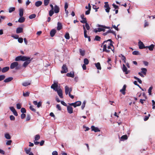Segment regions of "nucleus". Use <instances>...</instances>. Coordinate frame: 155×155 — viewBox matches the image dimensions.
Wrapping results in <instances>:
<instances>
[{
	"label": "nucleus",
	"instance_id": "nucleus-1",
	"mask_svg": "<svg viewBox=\"0 0 155 155\" xmlns=\"http://www.w3.org/2000/svg\"><path fill=\"white\" fill-rule=\"evenodd\" d=\"M114 42L112 41L111 39H109L108 40L105 41L102 44L101 47H102L103 46V52H106L107 53H109L110 52L109 50L107 49V47L108 45L111 46L114 48V46L113 44Z\"/></svg>",
	"mask_w": 155,
	"mask_h": 155
},
{
	"label": "nucleus",
	"instance_id": "nucleus-2",
	"mask_svg": "<svg viewBox=\"0 0 155 155\" xmlns=\"http://www.w3.org/2000/svg\"><path fill=\"white\" fill-rule=\"evenodd\" d=\"M27 58L28 59L25 61V62L22 65L23 67L25 68H26L28 65V64L30 63L31 62L33 59V58H31L30 57L27 56Z\"/></svg>",
	"mask_w": 155,
	"mask_h": 155
},
{
	"label": "nucleus",
	"instance_id": "nucleus-3",
	"mask_svg": "<svg viewBox=\"0 0 155 155\" xmlns=\"http://www.w3.org/2000/svg\"><path fill=\"white\" fill-rule=\"evenodd\" d=\"M18 63L17 62H14L11 64L10 68L11 69H13L15 68L16 70H18L20 69V68L18 66Z\"/></svg>",
	"mask_w": 155,
	"mask_h": 155
},
{
	"label": "nucleus",
	"instance_id": "nucleus-4",
	"mask_svg": "<svg viewBox=\"0 0 155 155\" xmlns=\"http://www.w3.org/2000/svg\"><path fill=\"white\" fill-rule=\"evenodd\" d=\"M27 59V56H19L15 58V60L16 61H25Z\"/></svg>",
	"mask_w": 155,
	"mask_h": 155
},
{
	"label": "nucleus",
	"instance_id": "nucleus-5",
	"mask_svg": "<svg viewBox=\"0 0 155 155\" xmlns=\"http://www.w3.org/2000/svg\"><path fill=\"white\" fill-rule=\"evenodd\" d=\"M81 102L80 101H77L75 103H69V104L70 106H73L74 107H76L77 106H80L81 104Z\"/></svg>",
	"mask_w": 155,
	"mask_h": 155
},
{
	"label": "nucleus",
	"instance_id": "nucleus-6",
	"mask_svg": "<svg viewBox=\"0 0 155 155\" xmlns=\"http://www.w3.org/2000/svg\"><path fill=\"white\" fill-rule=\"evenodd\" d=\"M68 71V68L67 67L65 64H63L62 67V70L61 71V73L62 74L66 73Z\"/></svg>",
	"mask_w": 155,
	"mask_h": 155
},
{
	"label": "nucleus",
	"instance_id": "nucleus-7",
	"mask_svg": "<svg viewBox=\"0 0 155 155\" xmlns=\"http://www.w3.org/2000/svg\"><path fill=\"white\" fill-rule=\"evenodd\" d=\"M104 4V7L106 8L105 9V11L106 12L108 13L110 11V7L107 2H105Z\"/></svg>",
	"mask_w": 155,
	"mask_h": 155
},
{
	"label": "nucleus",
	"instance_id": "nucleus-8",
	"mask_svg": "<svg viewBox=\"0 0 155 155\" xmlns=\"http://www.w3.org/2000/svg\"><path fill=\"white\" fill-rule=\"evenodd\" d=\"M58 83H54L51 86V88L53 89L55 91H56L58 90Z\"/></svg>",
	"mask_w": 155,
	"mask_h": 155
},
{
	"label": "nucleus",
	"instance_id": "nucleus-9",
	"mask_svg": "<svg viewBox=\"0 0 155 155\" xmlns=\"http://www.w3.org/2000/svg\"><path fill=\"white\" fill-rule=\"evenodd\" d=\"M56 91L57 92L58 96L61 98H63L62 91L61 89L58 90Z\"/></svg>",
	"mask_w": 155,
	"mask_h": 155
},
{
	"label": "nucleus",
	"instance_id": "nucleus-10",
	"mask_svg": "<svg viewBox=\"0 0 155 155\" xmlns=\"http://www.w3.org/2000/svg\"><path fill=\"white\" fill-rule=\"evenodd\" d=\"M138 45L139 47V48L140 49H142L143 48H146V47H145L143 44V43L141 41H140L138 42Z\"/></svg>",
	"mask_w": 155,
	"mask_h": 155
},
{
	"label": "nucleus",
	"instance_id": "nucleus-11",
	"mask_svg": "<svg viewBox=\"0 0 155 155\" xmlns=\"http://www.w3.org/2000/svg\"><path fill=\"white\" fill-rule=\"evenodd\" d=\"M122 70L124 72H125L126 74H128L129 73V71H127V68L124 64L123 65Z\"/></svg>",
	"mask_w": 155,
	"mask_h": 155
},
{
	"label": "nucleus",
	"instance_id": "nucleus-12",
	"mask_svg": "<svg viewBox=\"0 0 155 155\" xmlns=\"http://www.w3.org/2000/svg\"><path fill=\"white\" fill-rule=\"evenodd\" d=\"M54 10V12L55 13H57L59 12L60 8L58 6L55 5Z\"/></svg>",
	"mask_w": 155,
	"mask_h": 155
},
{
	"label": "nucleus",
	"instance_id": "nucleus-13",
	"mask_svg": "<svg viewBox=\"0 0 155 155\" xmlns=\"http://www.w3.org/2000/svg\"><path fill=\"white\" fill-rule=\"evenodd\" d=\"M67 110L68 112L69 113L71 114L73 113V108L71 106H68L67 107Z\"/></svg>",
	"mask_w": 155,
	"mask_h": 155
},
{
	"label": "nucleus",
	"instance_id": "nucleus-14",
	"mask_svg": "<svg viewBox=\"0 0 155 155\" xmlns=\"http://www.w3.org/2000/svg\"><path fill=\"white\" fill-rule=\"evenodd\" d=\"M91 128L92 130L94 131L95 132L100 131V130L97 127H95L94 126H92Z\"/></svg>",
	"mask_w": 155,
	"mask_h": 155
},
{
	"label": "nucleus",
	"instance_id": "nucleus-15",
	"mask_svg": "<svg viewBox=\"0 0 155 155\" xmlns=\"http://www.w3.org/2000/svg\"><path fill=\"white\" fill-rule=\"evenodd\" d=\"M126 85L125 84H124L123 87V88L120 90V91L124 95L125 94V91L126 89Z\"/></svg>",
	"mask_w": 155,
	"mask_h": 155
},
{
	"label": "nucleus",
	"instance_id": "nucleus-16",
	"mask_svg": "<svg viewBox=\"0 0 155 155\" xmlns=\"http://www.w3.org/2000/svg\"><path fill=\"white\" fill-rule=\"evenodd\" d=\"M23 31V28L21 27L17 28L16 30L17 33H20L22 32Z\"/></svg>",
	"mask_w": 155,
	"mask_h": 155
},
{
	"label": "nucleus",
	"instance_id": "nucleus-17",
	"mask_svg": "<svg viewBox=\"0 0 155 155\" xmlns=\"http://www.w3.org/2000/svg\"><path fill=\"white\" fill-rule=\"evenodd\" d=\"M56 33V30L55 29H52L50 31V35L51 37H53L54 36Z\"/></svg>",
	"mask_w": 155,
	"mask_h": 155
},
{
	"label": "nucleus",
	"instance_id": "nucleus-18",
	"mask_svg": "<svg viewBox=\"0 0 155 155\" xmlns=\"http://www.w3.org/2000/svg\"><path fill=\"white\" fill-rule=\"evenodd\" d=\"M9 69V67H5L3 68L2 69H1L2 72V73H5L8 71Z\"/></svg>",
	"mask_w": 155,
	"mask_h": 155
},
{
	"label": "nucleus",
	"instance_id": "nucleus-19",
	"mask_svg": "<svg viewBox=\"0 0 155 155\" xmlns=\"http://www.w3.org/2000/svg\"><path fill=\"white\" fill-rule=\"evenodd\" d=\"M66 76L68 77H70L72 78H73L74 77V72H70V73H68L67 74Z\"/></svg>",
	"mask_w": 155,
	"mask_h": 155
},
{
	"label": "nucleus",
	"instance_id": "nucleus-20",
	"mask_svg": "<svg viewBox=\"0 0 155 155\" xmlns=\"http://www.w3.org/2000/svg\"><path fill=\"white\" fill-rule=\"evenodd\" d=\"M57 29L59 31L62 28V26L61 23L58 22L57 24Z\"/></svg>",
	"mask_w": 155,
	"mask_h": 155
},
{
	"label": "nucleus",
	"instance_id": "nucleus-21",
	"mask_svg": "<svg viewBox=\"0 0 155 155\" xmlns=\"http://www.w3.org/2000/svg\"><path fill=\"white\" fill-rule=\"evenodd\" d=\"M155 45L153 44H151L150 46H146V48H148L149 50L150 51H152L153 50L154 48Z\"/></svg>",
	"mask_w": 155,
	"mask_h": 155
},
{
	"label": "nucleus",
	"instance_id": "nucleus-22",
	"mask_svg": "<svg viewBox=\"0 0 155 155\" xmlns=\"http://www.w3.org/2000/svg\"><path fill=\"white\" fill-rule=\"evenodd\" d=\"M83 28L84 31V36L85 38H87L88 36H87V31L84 25H83Z\"/></svg>",
	"mask_w": 155,
	"mask_h": 155
},
{
	"label": "nucleus",
	"instance_id": "nucleus-23",
	"mask_svg": "<svg viewBox=\"0 0 155 155\" xmlns=\"http://www.w3.org/2000/svg\"><path fill=\"white\" fill-rule=\"evenodd\" d=\"M25 18L22 16L19 18L18 21L19 23H23L25 21Z\"/></svg>",
	"mask_w": 155,
	"mask_h": 155
},
{
	"label": "nucleus",
	"instance_id": "nucleus-24",
	"mask_svg": "<svg viewBox=\"0 0 155 155\" xmlns=\"http://www.w3.org/2000/svg\"><path fill=\"white\" fill-rule=\"evenodd\" d=\"M91 6L90 3L88 4V10L85 12V15H88L90 13V12L91 10Z\"/></svg>",
	"mask_w": 155,
	"mask_h": 155
},
{
	"label": "nucleus",
	"instance_id": "nucleus-25",
	"mask_svg": "<svg viewBox=\"0 0 155 155\" xmlns=\"http://www.w3.org/2000/svg\"><path fill=\"white\" fill-rule=\"evenodd\" d=\"M24 9L23 8H20L19 9V15L20 17H21L23 15Z\"/></svg>",
	"mask_w": 155,
	"mask_h": 155
},
{
	"label": "nucleus",
	"instance_id": "nucleus-26",
	"mask_svg": "<svg viewBox=\"0 0 155 155\" xmlns=\"http://www.w3.org/2000/svg\"><path fill=\"white\" fill-rule=\"evenodd\" d=\"M13 78L12 77H9V78L5 79V80H4V81L5 83H7V82H9L11 81H12L13 80Z\"/></svg>",
	"mask_w": 155,
	"mask_h": 155
},
{
	"label": "nucleus",
	"instance_id": "nucleus-27",
	"mask_svg": "<svg viewBox=\"0 0 155 155\" xmlns=\"http://www.w3.org/2000/svg\"><path fill=\"white\" fill-rule=\"evenodd\" d=\"M42 4V2L41 1H38L36 2L35 4L36 6L38 7L41 6Z\"/></svg>",
	"mask_w": 155,
	"mask_h": 155
},
{
	"label": "nucleus",
	"instance_id": "nucleus-28",
	"mask_svg": "<svg viewBox=\"0 0 155 155\" xmlns=\"http://www.w3.org/2000/svg\"><path fill=\"white\" fill-rule=\"evenodd\" d=\"M128 137L126 135H123L120 138V140L121 141H124V140H127Z\"/></svg>",
	"mask_w": 155,
	"mask_h": 155
},
{
	"label": "nucleus",
	"instance_id": "nucleus-29",
	"mask_svg": "<svg viewBox=\"0 0 155 155\" xmlns=\"http://www.w3.org/2000/svg\"><path fill=\"white\" fill-rule=\"evenodd\" d=\"M95 65L97 69L98 70H101V69L100 64L99 62L95 63Z\"/></svg>",
	"mask_w": 155,
	"mask_h": 155
},
{
	"label": "nucleus",
	"instance_id": "nucleus-30",
	"mask_svg": "<svg viewBox=\"0 0 155 155\" xmlns=\"http://www.w3.org/2000/svg\"><path fill=\"white\" fill-rule=\"evenodd\" d=\"M65 93L66 95H67L68 94V92L69 91V87L67 86H66L65 87Z\"/></svg>",
	"mask_w": 155,
	"mask_h": 155
},
{
	"label": "nucleus",
	"instance_id": "nucleus-31",
	"mask_svg": "<svg viewBox=\"0 0 155 155\" xmlns=\"http://www.w3.org/2000/svg\"><path fill=\"white\" fill-rule=\"evenodd\" d=\"M141 70L142 71L141 72L144 75H146V74L147 69L146 68H141Z\"/></svg>",
	"mask_w": 155,
	"mask_h": 155
},
{
	"label": "nucleus",
	"instance_id": "nucleus-32",
	"mask_svg": "<svg viewBox=\"0 0 155 155\" xmlns=\"http://www.w3.org/2000/svg\"><path fill=\"white\" fill-rule=\"evenodd\" d=\"M97 26L99 27H101L102 28H107L108 29H110V28L109 27H107L106 26L103 25H98Z\"/></svg>",
	"mask_w": 155,
	"mask_h": 155
},
{
	"label": "nucleus",
	"instance_id": "nucleus-33",
	"mask_svg": "<svg viewBox=\"0 0 155 155\" xmlns=\"http://www.w3.org/2000/svg\"><path fill=\"white\" fill-rule=\"evenodd\" d=\"M30 84V83L28 82H25L22 83V85L24 86H27Z\"/></svg>",
	"mask_w": 155,
	"mask_h": 155
},
{
	"label": "nucleus",
	"instance_id": "nucleus-34",
	"mask_svg": "<svg viewBox=\"0 0 155 155\" xmlns=\"http://www.w3.org/2000/svg\"><path fill=\"white\" fill-rule=\"evenodd\" d=\"M84 64L87 65L89 64V61L86 58H84Z\"/></svg>",
	"mask_w": 155,
	"mask_h": 155
},
{
	"label": "nucleus",
	"instance_id": "nucleus-35",
	"mask_svg": "<svg viewBox=\"0 0 155 155\" xmlns=\"http://www.w3.org/2000/svg\"><path fill=\"white\" fill-rule=\"evenodd\" d=\"M5 137L6 139H10L11 138L10 135L8 133H6L5 134Z\"/></svg>",
	"mask_w": 155,
	"mask_h": 155
},
{
	"label": "nucleus",
	"instance_id": "nucleus-36",
	"mask_svg": "<svg viewBox=\"0 0 155 155\" xmlns=\"http://www.w3.org/2000/svg\"><path fill=\"white\" fill-rule=\"evenodd\" d=\"M36 16V15L35 14H32L31 15H30L29 16V18L30 19H32L33 18H35Z\"/></svg>",
	"mask_w": 155,
	"mask_h": 155
},
{
	"label": "nucleus",
	"instance_id": "nucleus-37",
	"mask_svg": "<svg viewBox=\"0 0 155 155\" xmlns=\"http://www.w3.org/2000/svg\"><path fill=\"white\" fill-rule=\"evenodd\" d=\"M25 150L27 154H29L30 153V152L31 150V148H30L28 149L25 148Z\"/></svg>",
	"mask_w": 155,
	"mask_h": 155
},
{
	"label": "nucleus",
	"instance_id": "nucleus-38",
	"mask_svg": "<svg viewBox=\"0 0 155 155\" xmlns=\"http://www.w3.org/2000/svg\"><path fill=\"white\" fill-rule=\"evenodd\" d=\"M101 38L100 36H99L98 35H96L95 37L94 40L97 41H99L101 40Z\"/></svg>",
	"mask_w": 155,
	"mask_h": 155
},
{
	"label": "nucleus",
	"instance_id": "nucleus-39",
	"mask_svg": "<svg viewBox=\"0 0 155 155\" xmlns=\"http://www.w3.org/2000/svg\"><path fill=\"white\" fill-rule=\"evenodd\" d=\"M15 10V7H10L9 9V13H11L14 11Z\"/></svg>",
	"mask_w": 155,
	"mask_h": 155
},
{
	"label": "nucleus",
	"instance_id": "nucleus-40",
	"mask_svg": "<svg viewBox=\"0 0 155 155\" xmlns=\"http://www.w3.org/2000/svg\"><path fill=\"white\" fill-rule=\"evenodd\" d=\"M50 0H44V5L45 6H47L48 5Z\"/></svg>",
	"mask_w": 155,
	"mask_h": 155
},
{
	"label": "nucleus",
	"instance_id": "nucleus-41",
	"mask_svg": "<svg viewBox=\"0 0 155 155\" xmlns=\"http://www.w3.org/2000/svg\"><path fill=\"white\" fill-rule=\"evenodd\" d=\"M64 37L66 39H69L70 38L69 34L68 33H67L65 34Z\"/></svg>",
	"mask_w": 155,
	"mask_h": 155
},
{
	"label": "nucleus",
	"instance_id": "nucleus-42",
	"mask_svg": "<svg viewBox=\"0 0 155 155\" xmlns=\"http://www.w3.org/2000/svg\"><path fill=\"white\" fill-rule=\"evenodd\" d=\"M40 136L39 134H37L35 135V141H37L38 140L40 139Z\"/></svg>",
	"mask_w": 155,
	"mask_h": 155
},
{
	"label": "nucleus",
	"instance_id": "nucleus-43",
	"mask_svg": "<svg viewBox=\"0 0 155 155\" xmlns=\"http://www.w3.org/2000/svg\"><path fill=\"white\" fill-rule=\"evenodd\" d=\"M132 54L134 55H138L140 54L139 51H133Z\"/></svg>",
	"mask_w": 155,
	"mask_h": 155
},
{
	"label": "nucleus",
	"instance_id": "nucleus-44",
	"mask_svg": "<svg viewBox=\"0 0 155 155\" xmlns=\"http://www.w3.org/2000/svg\"><path fill=\"white\" fill-rule=\"evenodd\" d=\"M30 93L28 92H26L25 93H23V95L24 97H28L29 96Z\"/></svg>",
	"mask_w": 155,
	"mask_h": 155
},
{
	"label": "nucleus",
	"instance_id": "nucleus-45",
	"mask_svg": "<svg viewBox=\"0 0 155 155\" xmlns=\"http://www.w3.org/2000/svg\"><path fill=\"white\" fill-rule=\"evenodd\" d=\"M80 52L81 55L82 56L84 55L85 54V51L84 50H82L81 49H80Z\"/></svg>",
	"mask_w": 155,
	"mask_h": 155
},
{
	"label": "nucleus",
	"instance_id": "nucleus-46",
	"mask_svg": "<svg viewBox=\"0 0 155 155\" xmlns=\"http://www.w3.org/2000/svg\"><path fill=\"white\" fill-rule=\"evenodd\" d=\"M152 89H153V87L152 86H151L149 87V88L148 90V92L149 95L151 94L152 90Z\"/></svg>",
	"mask_w": 155,
	"mask_h": 155
},
{
	"label": "nucleus",
	"instance_id": "nucleus-47",
	"mask_svg": "<svg viewBox=\"0 0 155 155\" xmlns=\"http://www.w3.org/2000/svg\"><path fill=\"white\" fill-rule=\"evenodd\" d=\"M82 20H81L80 21V22L82 23H87V21L86 20V18H83Z\"/></svg>",
	"mask_w": 155,
	"mask_h": 155
},
{
	"label": "nucleus",
	"instance_id": "nucleus-48",
	"mask_svg": "<svg viewBox=\"0 0 155 155\" xmlns=\"http://www.w3.org/2000/svg\"><path fill=\"white\" fill-rule=\"evenodd\" d=\"M86 103V102L85 101H84L82 103V104L81 106V108L82 110H83L84 107H85V104Z\"/></svg>",
	"mask_w": 155,
	"mask_h": 155
},
{
	"label": "nucleus",
	"instance_id": "nucleus-49",
	"mask_svg": "<svg viewBox=\"0 0 155 155\" xmlns=\"http://www.w3.org/2000/svg\"><path fill=\"white\" fill-rule=\"evenodd\" d=\"M5 78V76L4 75H0V81L4 80Z\"/></svg>",
	"mask_w": 155,
	"mask_h": 155
},
{
	"label": "nucleus",
	"instance_id": "nucleus-50",
	"mask_svg": "<svg viewBox=\"0 0 155 155\" xmlns=\"http://www.w3.org/2000/svg\"><path fill=\"white\" fill-rule=\"evenodd\" d=\"M54 12L53 10H50L49 11V15L50 16H52L54 14Z\"/></svg>",
	"mask_w": 155,
	"mask_h": 155
},
{
	"label": "nucleus",
	"instance_id": "nucleus-51",
	"mask_svg": "<svg viewBox=\"0 0 155 155\" xmlns=\"http://www.w3.org/2000/svg\"><path fill=\"white\" fill-rule=\"evenodd\" d=\"M119 25V24H118L117 25V26L116 27L115 25H112V27L114 28V29H115L116 30H117V31H118L119 30V29H118V26Z\"/></svg>",
	"mask_w": 155,
	"mask_h": 155
},
{
	"label": "nucleus",
	"instance_id": "nucleus-52",
	"mask_svg": "<svg viewBox=\"0 0 155 155\" xmlns=\"http://www.w3.org/2000/svg\"><path fill=\"white\" fill-rule=\"evenodd\" d=\"M30 109L33 111L34 112H36V110L31 105L29 107Z\"/></svg>",
	"mask_w": 155,
	"mask_h": 155
},
{
	"label": "nucleus",
	"instance_id": "nucleus-53",
	"mask_svg": "<svg viewBox=\"0 0 155 155\" xmlns=\"http://www.w3.org/2000/svg\"><path fill=\"white\" fill-rule=\"evenodd\" d=\"M150 114H149L148 115V116H145L144 117V120L145 121H147V120L148 119L149 117V116H150Z\"/></svg>",
	"mask_w": 155,
	"mask_h": 155
},
{
	"label": "nucleus",
	"instance_id": "nucleus-54",
	"mask_svg": "<svg viewBox=\"0 0 155 155\" xmlns=\"http://www.w3.org/2000/svg\"><path fill=\"white\" fill-rule=\"evenodd\" d=\"M18 41L20 43H22L23 42V39L22 38H19L18 39Z\"/></svg>",
	"mask_w": 155,
	"mask_h": 155
},
{
	"label": "nucleus",
	"instance_id": "nucleus-55",
	"mask_svg": "<svg viewBox=\"0 0 155 155\" xmlns=\"http://www.w3.org/2000/svg\"><path fill=\"white\" fill-rule=\"evenodd\" d=\"M85 26L87 30H88L90 29V27L89 24L87 23L85 24Z\"/></svg>",
	"mask_w": 155,
	"mask_h": 155
},
{
	"label": "nucleus",
	"instance_id": "nucleus-56",
	"mask_svg": "<svg viewBox=\"0 0 155 155\" xmlns=\"http://www.w3.org/2000/svg\"><path fill=\"white\" fill-rule=\"evenodd\" d=\"M21 105L20 104H16L17 108L18 109H21Z\"/></svg>",
	"mask_w": 155,
	"mask_h": 155
},
{
	"label": "nucleus",
	"instance_id": "nucleus-57",
	"mask_svg": "<svg viewBox=\"0 0 155 155\" xmlns=\"http://www.w3.org/2000/svg\"><path fill=\"white\" fill-rule=\"evenodd\" d=\"M21 112L22 113H25L26 112V109L24 108H22L21 109Z\"/></svg>",
	"mask_w": 155,
	"mask_h": 155
},
{
	"label": "nucleus",
	"instance_id": "nucleus-58",
	"mask_svg": "<svg viewBox=\"0 0 155 155\" xmlns=\"http://www.w3.org/2000/svg\"><path fill=\"white\" fill-rule=\"evenodd\" d=\"M121 55L122 56V60H123L124 61V62L125 63H126V57L123 55L122 54H121Z\"/></svg>",
	"mask_w": 155,
	"mask_h": 155
},
{
	"label": "nucleus",
	"instance_id": "nucleus-59",
	"mask_svg": "<svg viewBox=\"0 0 155 155\" xmlns=\"http://www.w3.org/2000/svg\"><path fill=\"white\" fill-rule=\"evenodd\" d=\"M10 118L11 120H14L15 119V117L12 115L10 116Z\"/></svg>",
	"mask_w": 155,
	"mask_h": 155
},
{
	"label": "nucleus",
	"instance_id": "nucleus-60",
	"mask_svg": "<svg viewBox=\"0 0 155 155\" xmlns=\"http://www.w3.org/2000/svg\"><path fill=\"white\" fill-rule=\"evenodd\" d=\"M110 32H111V31H110V29L109 30H108L107 32H105V33H104L103 34V35H104V36H105V35H107V34L109 33H110Z\"/></svg>",
	"mask_w": 155,
	"mask_h": 155
},
{
	"label": "nucleus",
	"instance_id": "nucleus-61",
	"mask_svg": "<svg viewBox=\"0 0 155 155\" xmlns=\"http://www.w3.org/2000/svg\"><path fill=\"white\" fill-rule=\"evenodd\" d=\"M12 142V141L11 140H7L6 143V144L7 145H9L11 144V143Z\"/></svg>",
	"mask_w": 155,
	"mask_h": 155
},
{
	"label": "nucleus",
	"instance_id": "nucleus-62",
	"mask_svg": "<svg viewBox=\"0 0 155 155\" xmlns=\"http://www.w3.org/2000/svg\"><path fill=\"white\" fill-rule=\"evenodd\" d=\"M31 117L30 115L27 114L26 118V120L28 121L30 120Z\"/></svg>",
	"mask_w": 155,
	"mask_h": 155
},
{
	"label": "nucleus",
	"instance_id": "nucleus-63",
	"mask_svg": "<svg viewBox=\"0 0 155 155\" xmlns=\"http://www.w3.org/2000/svg\"><path fill=\"white\" fill-rule=\"evenodd\" d=\"M26 116V115L24 113H22L21 115V118L22 119H24Z\"/></svg>",
	"mask_w": 155,
	"mask_h": 155
},
{
	"label": "nucleus",
	"instance_id": "nucleus-64",
	"mask_svg": "<svg viewBox=\"0 0 155 155\" xmlns=\"http://www.w3.org/2000/svg\"><path fill=\"white\" fill-rule=\"evenodd\" d=\"M56 108L58 109L59 110H61V108L60 105L59 104H57L56 105Z\"/></svg>",
	"mask_w": 155,
	"mask_h": 155
}]
</instances>
